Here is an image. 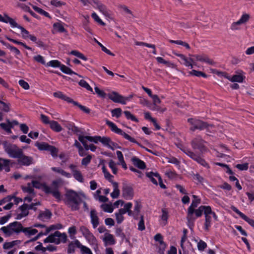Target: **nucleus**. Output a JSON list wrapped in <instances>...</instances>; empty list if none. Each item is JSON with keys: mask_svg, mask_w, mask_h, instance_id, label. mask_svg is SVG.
I'll use <instances>...</instances> for the list:
<instances>
[{"mask_svg": "<svg viewBox=\"0 0 254 254\" xmlns=\"http://www.w3.org/2000/svg\"><path fill=\"white\" fill-rule=\"evenodd\" d=\"M79 194L84 195L82 193H78L72 190H66L64 201L65 203L72 211L78 210L79 209V206L82 201Z\"/></svg>", "mask_w": 254, "mask_h": 254, "instance_id": "nucleus-1", "label": "nucleus"}, {"mask_svg": "<svg viewBox=\"0 0 254 254\" xmlns=\"http://www.w3.org/2000/svg\"><path fill=\"white\" fill-rule=\"evenodd\" d=\"M23 229V227L21 223L14 221L9 223L6 227H1L0 230L3 232L6 236L10 237L13 233L18 234L22 232Z\"/></svg>", "mask_w": 254, "mask_h": 254, "instance_id": "nucleus-2", "label": "nucleus"}, {"mask_svg": "<svg viewBox=\"0 0 254 254\" xmlns=\"http://www.w3.org/2000/svg\"><path fill=\"white\" fill-rule=\"evenodd\" d=\"M2 145L5 152L11 158L17 159L20 154H22L23 150L15 144L5 141L2 142Z\"/></svg>", "mask_w": 254, "mask_h": 254, "instance_id": "nucleus-3", "label": "nucleus"}, {"mask_svg": "<svg viewBox=\"0 0 254 254\" xmlns=\"http://www.w3.org/2000/svg\"><path fill=\"white\" fill-rule=\"evenodd\" d=\"M188 122L191 125L190 130L194 131L195 129L203 130L204 129H208L209 127H212V125L208 124L206 122H203L201 120L190 118L188 119Z\"/></svg>", "mask_w": 254, "mask_h": 254, "instance_id": "nucleus-4", "label": "nucleus"}, {"mask_svg": "<svg viewBox=\"0 0 254 254\" xmlns=\"http://www.w3.org/2000/svg\"><path fill=\"white\" fill-rule=\"evenodd\" d=\"M250 15L248 13H244L241 18L237 21L232 22L230 27V29L232 31H239L241 29V26L245 25L249 21Z\"/></svg>", "mask_w": 254, "mask_h": 254, "instance_id": "nucleus-5", "label": "nucleus"}, {"mask_svg": "<svg viewBox=\"0 0 254 254\" xmlns=\"http://www.w3.org/2000/svg\"><path fill=\"white\" fill-rule=\"evenodd\" d=\"M106 124L110 127L111 130L116 133L122 135L124 136L125 138L129 140L131 142H133L136 144H139L138 142H137L135 139L131 136H130L128 134L124 132L121 129L119 128L117 126L113 123V122L107 120L106 122Z\"/></svg>", "mask_w": 254, "mask_h": 254, "instance_id": "nucleus-6", "label": "nucleus"}, {"mask_svg": "<svg viewBox=\"0 0 254 254\" xmlns=\"http://www.w3.org/2000/svg\"><path fill=\"white\" fill-rule=\"evenodd\" d=\"M205 141L202 139L200 136H197L193 138L190 142L192 148L194 149H198L203 153L206 150V147L204 145Z\"/></svg>", "mask_w": 254, "mask_h": 254, "instance_id": "nucleus-7", "label": "nucleus"}, {"mask_svg": "<svg viewBox=\"0 0 254 254\" xmlns=\"http://www.w3.org/2000/svg\"><path fill=\"white\" fill-rule=\"evenodd\" d=\"M84 5L88 3L92 4L93 2L96 6V7L102 12L105 16L109 17L110 13L106 6L101 3L98 0H80Z\"/></svg>", "mask_w": 254, "mask_h": 254, "instance_id": "nucleus-8", "label": "nucleus"}, {"mask_svg": "<svg viewBox=\"0 0 254 254\" xmlns=\"http://www.w3.org/2000/svg\"><path fill=\"white\" fill-rule=\"evenodd\" d=\"M64 126L68 129V134L74 133L78 134V133L82 134L83 132L78 127L74 125V124L66 121H63Z\"/></svg>", "mask_w": 254, "mask_h": 254, "instance_id": "nucleus-9", "label": "nucleus"}, {"mask_svg": "<svg viewBox=\"0 0 254 254\" xmlns=\"http://www.w3.org/2000/svg\"><path fill=\"white\" fill-rule=\"evenodd\" d=\"M195 207L190 205L188 209L187 219L188 222V225L190 229H192L194 225V222L195 220V217L193 216V213L195 212Z\"/></svg>", "mask_w": 254, "mask_h": 254, "instance_id": "nucleus-10", "label": "nucleus"}, {"mask_svg": "<svg viewBox=\"0 0 254 254\" xmlns=\"http://www.w3.org/2000/svg\"><path fill=\"white\" fill-rule=\"evenodd\" d=\"M18 163L23 166H29L33 163V159L32 157L26 156L23 151L22 152V154L17 158Z\"/></svg>", "mask_w": 254, "mask_h": 254, "instance_id": "nucleus-11", "label": "nucleus"}, {"mask_svg": "<svg viewBox=\"0 0 254 254\" xmlns=\"http://www.w3.org/2000/svg\"><path fill=\"white\" fill-rule=\"evenodd\" d=\"M107 96L110 100L115 103H121L123 105L126 104L124 101V97L117 92L113 91L108 94Z\"/></svg>", "mask_w": 254, "mask_h": 254, "instance_id": "nucleus-12", "label": "nucleus"}, {"mask_svg": "<svg viewBox=\"0 0 254 254\" xmlns=\"http://www.w3.org/2000/svg\"><path fill=\"white\" fill-rule=\"evenodd\" d=\"M123 196L126 199H131L133 196V190L132 188L124 184L122 189Z\"/></svg>", "mask_w": 254, "mask_h": 254, "instance_id": "nucleus-13", "label": "nucleus"}, {"mask_svg": "<svg viewBox=\"0 0 254 254\" xmlns=\"http://www.w3.org/2000/svg\"><path fill=\"white\" fill-rule=\"evenodd\" d=\"M32 184L33 187L36 189H42L47 194H49L51 192V188L45 183L42 184L37 181H32Z\"/></svg>", "mask_w": 254, "mask_h": 254, "instance_id": "nucleus-14", "label": "nucleus"}, {"mask_svg": "<svg viewBox=\"0 0 254 254\" xmlns=\"http://www.w3.org/2000/svg\"><path fill=\"white\" fill-rule=\"evenodd\" d=\"M191 56L195 58L197 61L205 62L210 65H214L215 64V63L212 59L209 58V57L205 55H194Z\"/></svg>", "mask_w": 254, "mask_h": 254, "instance_id": "nucleus-15", "label": "nucleus"}, {"mask_svg": "<svg viewBox=\"0 0 254 254\" xmlns=\"http://www.w3.org/2000/svg\"><path fill=\"white\" fill-rule=\"evenodd\" d=\"M231 208L232 210L238 214L242 219L247 222L250 225H251L254 228V220L249 218L244 213L239 211L235 206L232 205L231 206Z\"/></svg>", "mask_w": 254, "mask_h": 254, "instance_id": "nucleus-16", "label": "nucleus"}, {"mask_svg": "<svg viewBox=\"0 0 254 254\" xmlns=\"http://www.w3.org/2000/svg\"><path fill=\"white\" fill-rule=\"evenodd\" d=\"M18 209L21 211V213L17 214L16 217V219L17 220H20L29 214L28 204L26 203H24L23 205L20 206Z\"/></svg>", "mask_w": 254, "mask_h": 254, "instance_id": "nucleus-17", "label": "nucleus"}, {"mask_svg": "<svg viewBox=\"0 0 254 254\" xmlns=\"http://www.w3.org/2000/svg\"><path fill=\"white\" fill-rule=\"evenodd\" d=\"M90 216L91 222L94 228H96L99 224V218L97 216V213L95 209H92L90 211Z\"/></svg>", "mask_w": 254, "mask_h": 254, "instance_id": "nucleus-18", "label": "nucleus"}, {"mask_svg": "<svg viewBox=\"0 0 254 254\" xmlns=\"http://www.w3.org/2000/svg\"><path fill=\"white\" fill-rule=\"evenodd\" d=\"M59 235V231H56L54 234H51L44 240V243H55L56 244L60 243V239H57L56 236Z\"/></svg>", "mask_w": 254, "mask_h": 254, "instance_id": "nucleus-19", "label": "nucleus"}, {"mask_svg": "<svg viewBox=\"0 0 254 254\" xmlns=\"http://www.w3.org/2000/svg\"><path fill=\"white\" fill-rule=\"evenodd\" d=\"M81 243L78 240H76L74 241H72L69 243L67 248V253L73 254L75 252V248H80L81 247Z\"/></svg>", "mask_w": 254, "mask_h": 254, "instance_id": "nucleus-20", "label": "nucleus"}, {"mask_svg": "<svg viewBox=\"0 0 254 254\" xmlns=\"http://www.w3.org/2000/svg\"><path fill=\"white\" fill-rule=\"evenodd\" d=\"M11 160L9 159L0 158V171L4 169L6 172L10 171V164Z\"/></svg>", "mask_w": 254, "mask_h": 254, "instance_id": "nucleus-21", "label": "nucleus"}, {"mask_svg": "<svg viewBox=\"0 0 254 254\" xmlns=\"http://www.w3.org/2000/svg\"><path fill=\"white\" fill-rule=\"evenodd\" d=\"M133 164L140 169H144L146 168L145 163L135 156L133 157L131 159Z\"/></svg>", "mask_w": 254, "mask_h": 254, "instance_id": "nucleus-22", "label": "nucleus"}, {"mask_svg": "<svg viewBox=\"0 0 254 254\" xmlns=\"http://www.w3.org/2000/svg\"><path fill=\"white\" fill-rule=\"evenodd\" d=\"M237 74L234 75L233 76H231L230 81L232 82H238L242 83L243 82L245 76L243 75L242 73L243 72L241 70L240 72H236Z\"/></svg>", "mask_w": 254, "mask_h": 254, "instance_id": "nucleus-23", "label": "nucleus"}, {"mask_svg": "<svg viewBox=\"0 0 254 254\" xmlns=\"http://www.w3.org/2000/svg\"><path fill=\"white\" fill-rule=\"evenodd\" d=\"M53 95L55 97L61 99L69 103H71L73 101L71 98L64 94L62 92L60 91L54 92L53 93Z\"/></svg>", "mask_w": 254, "mask_h": 254, "instance_id": "nucleus-24", "label": "nucleus"}, {"mask_svg": "<svg viewBox=\"0 0 254 254\" xmlns=\"http://www.w3.org/2000/svg\"><path fill=\"white\" fill-rule=\"evenodd\" d=\"M146 176L149 178L150 180L156 185H158L157 182L155 179V177L157 178L158 179L159 177L160 176V175L158 173H154L153 172H147L146 173Z\"/></svg>", "mask_w": 254, "mask_h": 254, "instance_id": "nucleus-25", "label": "nucleus"}, {"mask_svg": "<svg viewBox=\"0 0 254 254\" xmlns=\"http://www.w3.org/2000/svg\"><path fill=\"white\" fill-rule=\"evenodd\" d=\"M162 214L161 216L160 224L164 226L167 224V220L168 218V212L166 209H162Z\"/></svg>", "mask_w": 254, "mask_h": 254, "instance_id": "nucleus-26", "label": "nucleus"}, {"mask_svg": "<svg viewBox=\"0 0 254 254\" xmlns=\"http://www.w3.org/2000/svg\"><path fill=\"white\" fill-rule=\"evenodd\" d=\"M103 241L106 244H108L109 245H114L116 243L113 236L109 233H106L105 234V237L103 239Z\"/></svg>", "mask_w": 254, "mask_h": 254, "instance_id": "nucleus-27", "label": "nucleus"}, {"mask_svg": "<svg viewBox=\"0 0 254 254\" xmlns=\"http://www.w3.org/2000/svg\"><path fill=\"white\" fill-rule=\"evenodd\" d=\"M50 127L52 130L56 132H60L62 130L61 125L55 121H51L50 122Z\"/></svg>", "mask_w": 254, "mask_h": 254, "instance_id": "nucleus-28", "label": "nucleus"}, {"mask_svg": "<svg viewBox=\"0 0 254 254\" xmlns=\"http://www.w3.org/2000/svg\"><path fill=\"white\" fill-rule=\"evenodd\" d=\"M53 27L59 32L65 33L66 35L68 34L66 30L62 24L59 22L55 23L53 25Z\"/></svg>", "mask_w": 254, "mask_h": 254, "instance_id": "nucleus-29", "label": "nucleus"}, {"mask_svg": "<svg viewBox=\"0 0 254 254\" xmlns=\"http://www.w3.org/2000/svg\"><path fill=\"white\" fill-rule=\"evenodd\" d=\"M4 17H3V19L5 21H2L3 22L7 23H9L10 25L13 27H15L17 26V23L12 18L8 16L7 14H4Z\"/></svg>", "mask_w": 254, "mask_h": 254, "instance_id": "nucleus-30", "label": "nucleus"}, {"mask_svg": "<svg viewBox=\"0 0 254 254\" xmlns=\"http://www.w3.org/2000/svg\"><path fill=\"white\" fill-rule=\"evenodd\" d=\"M6 122L7 123V124L2 123L0 124V126L3 129L5 130L7 132L11 133V128L13 127V126H11L10 125V121H9V120H6Z\"/></svg>", "mask_w": 254, "mask_h": 254, "instance_id": "nucleus-31", "label": "nucleus"}, {"mask_svg": "<svg viewBox=\"0 0 254 254\" xmlns=\"http://www.w3.org/2000/svg\"><path fill=\"white\" fill-rule=\"evenodd\" d=\"M22 232L24 233L26 236H30L36 234L38 232V230L35 229H31L30 227H23Z\"/></svg>", "mask_w": 254, "mask_h": 254, "instance_id": "nucleus-32", "label": "nucleus"}, {"mask_svg": "<svg viewBox=\"0 0 254 254\" xmlns=\"http://www.w3.org/2000/svg\"><path fill=\"white\" fill-rule=\"evenodd\" d=\"M52 216V213L49 210H46L45 211L41 212L38 216V218L43 220L44 218L50 219Z\"/></svg>", "mask_w": 254, "mask_h": 254, "instance_id": "nucleus-33", "label": "nucleus"}, {"mask_svg": "<svg viewBox=\"0 0 254 254\" xmlns=\"http://www.w3.org/2000/svg\"><path fill=\"white\" fill-rule=\"evenodd\" d=\"M212 218L211 215L205 216V222L204 224V229L206 231H208L209 228L211 225Z\"/></svg>", "mask_w": 254, "mask_h": 254, "instance_id": "nucleus-34", "label": "nucleus"}, {"mask_svg": "<svg viewBox=\"0 0 254 254\" xmlns=\"http://www.w3.org/2000/svg\"><path fill=\"white\" fill-rule=\"evenodd\" d=\"M52 170L53 171H55L56 172L61 174L62 175L65 176L66 178H69L71 177V174L70 173L64 171L63 169H61L60 168L53 167V168H52Z\"/></svg>", "mask_w": 254, "mask_h": 254, "instance_id": "nucleus-35", "label": "nucleus"}, {"mask_svg": "<svg viewBox=\"0 0 254 254\" xmlns=\"http://www.w3.org/2000/svg\"><path fill=\"white\" fill-rule=\"evenodd\" d=\"M181 149L186 154H187L188 156H189L190 158H191L194 160L198 155L196 154L193 152L192 151H191L190 149H188L186 147H184Z\"/></svg>", "mask_w": 254, "mask_h": 254, "instance_id": "nucleus-36", "label": "nucleus"}, {"mask_svg": "<svg viewBox=\"0 0 254 254\" xmlns=\"http://www.w3.org/2000/svg\"><path fill=\"white\" fill-rule=\"evenodd\" d=\"M60 69L61 70V71L63 72H64L65 74H69V75H71L72 74L78 75L76 73L73 71L69 67L65 66L64 64H62Z\"/></svg>", "mask_w": 254, "mask_h": 254, "instance_id": "nucleus-37", "label": "nucleus"}, {"mask_svg": "<svg viewBox=\"0 0 254 254\" xmlns=\"http://www.w3.org/2000/svg\"><path fill=\"white\" fill-rule=\"evenodd\" d=\"M75 179L79 182L83 183L84 182L83 177L79 170L74 171L72 174Z\"/></svg>", "mask_w": 254, "mask_h": 254, "instance_id": "nucleus-38", "label": "nucleus"}, {"mask_svg": "<svg viewBox=\"0 0 254 254\" xmlns=\"http://www.w3.org/2000/svg\"><path fill=\"white\" fill-rule=\"evenodd\" d=\"M10 104L6 103L0 100V109L3 112H8L10 111Z\"/></svg>", "mask_w": 254, "mask_h": 254, "instance_id": "nucleus-39", "label": "nucleus"}, {"mask_svg": "<svg viewBox=\"0 0 254 254\" xmlns=\"http://www.w3.org/2000/svg\"><path fill=\"white\" fill-rule=\"evenodd\" d=\"M63 184V181L61 179L53 181L52 185L53 187V190H58L59 188L61 187Z\"/></svg>", "mask_w": 254, "mask_h": 254, "instance_id": "nucleus-40", "label": "nucleus"}, {"mask_svg": "<svg viewBox=\"0 0 254 254\" xmlns=\"http://www.w3.org/2000/svg\"><path fill=\"white\" fill-rule=\"evenodd\" d=\"M47 66H52L53 67H60L62 64L58 60H52L47 63L46 64Z\"/></svg>", "mask_w": 254, "mask_h": 254, "instance_id": "nucleus-41", "label": "nucleus"}, {"mask_svg": "<svg viewBox=\"0 0 254 254\" xmlns=\"http://www.w3.org/2000/svg\"><path fill=\"white\" fill-rule=\"evenodd\" d=\"M74 105L77 106L81 111L85 112L86 114H89L90 112V110L85 106H82L79 104L77 102L72 101V103Z\"/></svg>", "mask_w": 254, "mask_h": 254, "instance_id": "nucleus-42", "label": "nucleus"}, {"mask_svg": "<svg viewBox=\"0 0 254 254\" xmlns=\"http://www.w3.org/2000/svg\"><path fill=\"white\" fill-rule=\"evenodd\" d=\"M94 41L101 48L102 50L106 53L107 54L114 56L115 55L112 53L109 50L107 49L101 43L98 41L95 38H94Z\"/></svg>", "mask_w": 254, "mask_h": 254, "instance_id": "nucleus-43", "label": "nucleus"}, {"mask_svg": "<svg viewBox=\"0 0 254 254\" xmlns=\"http://www.w3.org/2000/svg\"><path fill=\"white\" fill-rule=\"evenodd\" d=\"M101 208L105 211L109 213H112L113 211V207L112 204H102Z\"/></svg>", "mask_w": 254, "mask_h": 254, "instance_id": "nucleus-44", "label": "nucleus"}, {"mask_svg": "<svg viewBox=\"0 0 254 254\" xmlns=\"http://www.w3.org/2000/svg\"><path fill=\"white\" fill-rule=\"evenodd\" d=\"M70 54L72 55H74L78 58H79L80 59H82L84 61H86L87 60V58L82 53H80L79 52L76 51V50H73L71 51L70 52Z\"/></svg>", "mask_w": 254, "mask_h": 254, "instance_id": "nucleus-45", "label": "nucleus"}, {"mask_svg": "<svg viewBox=\"0 0 254 254\" xmlns=\"http://www.w3.org/2000/svg\"><path fill=\"white\" fill-rule=\"evenodd\" d=\"M124 113L126 117L128 120H130L136 123L138 122V120L136 117L130 113L129 111H124Z\"/></svg>", "mask_w": 254, "mask_h": 254, "instance_id": "nucleus-46", "label": "nucleus"}, {"mask_svg": "<svg viewBox=\"0 0 254 254\" xmlns=\"http://www.w3.org/2000/svg\"><path fill=\"white\" fill-rule=\"evenodd\" d=\"M32 7H33V8L36 12H38L39 13L44 15V16H45L47 17L51 18V16H50V14L47 12L44 11V10H43L41 8H39V7L36 6H34V5Z\"/></svg>", "mask_w": 254, "mask_h": 254, "instance_id": "nucleus-47", "label": "nucleus"}, {"mask_svg": "<svg viewBox=\"0 0 254 254\" xmlns=\"http://www.w3.org/2000/svg\"><path fill=\"white\" fill-rule=\"evenodd\" d=\"M201 208L205 216L211 215L213 212L210 206L201 205Z\"/></svg>", "mask_w": 254, "mask_h": 254, "instance_id": "nucleus-48", "label": "nucleus"}, {"mask_svg": "<svg viewBox=\"0 0 254 254\" xmlns=\"http://www.w3.org/2000/svg\"><path fill=\"white\" fill-rule=\"evenodd\" d=\"M86 239L89 242V243L95 244L97 242V240L91 232L89 233L88 235L85 237Z\"/></svg>", "mask_w": 254, "mask_h": 254, "instance_id": "nucleus-49", "label": "nucleus"}, {"mask_svg": "<svg viewBox=\"0 0 254 254\" xmlns=\"http://www.w3.org/2000/svg\"><path fill=\"white\" fill-rule=\"evenodd\" d=\"M122 110L121 108H118L111 111L112 116L119 118L122 115Z\"/></svg>", "mask_w": 254, "mask_h": 254, "instance_id": "nucleus-50", "label": "nucleus"}, {"mask_svg": "<svg viewBox=\"0 0 254 254\" xmlns=\"http://www.w3.org/2000/svg\"><path fill=\"white\" fill-rule=\"evenodd\" d=\"M35 146H37L38 149L40 150H46L47 148L49 147V144L45 142H38L35 143Z\"/></svg>", "mask_w": 254, "mask_h": 254, "instance_id": "nucleus-51", "label": "nucleus"}, {"mask_svg": "<svg viewBox=\"0 0 254 254\" xmlns=\"http://www.w3.org/2000/svg\"><path fill=\"white\" fill-rule=\"evenodd\" d=\"M79 85L85 88H86L87 90L90 91L91 92H93L92 88L90 87V86L88 84V83L84 80H81L79 82Z\"/></svg>", "mask_w": 254, "mask_h": 254, "instance_id": "nucleus-52", "label": "nucleus"}, {"mask_svg": "<svg viewBox=\"0 0 254 254\" xmlns=\"http://www.w3.org/2000/svg\"><path fill=\"white\" fill-rule=\"evenodd\" d=\"M15 27H17V28H19V29L21 30V33H22V37L24 39L28 38L29 36L30 35L29 33L24 27H23L22 26L18 25V24H17V26H16Z\"/></svg>", "mask_w": 254, "mask_h": 254, "instance_id": "nucleus-53", "label": "nucleus"}, {"mask_svg": "<svg viewBox=\"0 0 254 254\" xmlns=\"http://www.w3.org/2000/svg\"><path fill=\"white\" fill-rule=\"evenodd\" d=\"M49 193H52L54 197H55L58 201L61 200V194L60 191L57 190H52L51 189V192Z\"/></svg>", "mask_w": 254, "mask_h": 254, "instance_id": "nucleus-54", "label": "nucleus"}, {"mask_svg": "<svg viewBox=\"0 0 254 254\" xmlns=\"http://www.w3.org/2000/svg\"><path fill=\"white\" fill-rule=\"evenodd\" d=\"M91 16L96 22H97L100 25L102 26H105L106 25L105 23L102 21V20L99 17V16L95 12L92 13L91 14Z\"/></svg>", "mask_w": 254, "mask_h": 254, "instance_id": "nucleus-55", "label": "nucleus"}, {"mask_svg": "<svg viewBox=\"0 0 254 254\" xmlns=\"http://www.w3.org/2000/svg\"><path fill=\"white\" fill-rule=\"evenodd\" d=\"M17 241H13L11 242H5L3 245L4 249H9L12 248L14 245L17 244Z\"/></svg>", "mask_w": 254, "mask_h": 254, "instance_id": "nucleus-56", "label": "nucleus"}, {"mask_svg": "<svg viewBox=\"0 0 254 254\" xmlns=\"http://www.w3.org/2000/svg\"><path fill=\"white\" fill-rule=\"evenodd\" d=\"M92 158V156L91 155H88L85 158H83L81 161V164L83 166H87L88 165Z\"/></svg>", "mask_w": 254, "mask_h": 254, "instance_id": "nucleus-57", "label": "nucleus"}, {"mask_svg": "<svg viewBox=\"0 0 254 254\" xmlns=\"http://www.w3.org/2000/svg\"><path fill=\"white\" fill-rule=\"evenodd\" d=\"M194 160L204 167H208V164L204 159L199 155L197 156Z\"/></svg>", "mask_w": 254, "mask_h": 254, "instance_id": "nucleus-58", "label": "nucleus"}, {"mask_svg": "<svg viewBox=\"0 0 254 254\" xmlns=\"http://www.w3.org/2000/svg\"><path fill=\"white\" fill-rule=\"evenodd\" d=\"M100 140V142H101L104 146H108L109 144L110 143V141L111 138L108 137H98Z\"/></svg>", "mask_w": 254, "mask_h": 254, "instance_id": "nucleus-59", "label": "nucleus"}, {"mask_svg": "<svg viewBox=\"0 0 254 254\" xmlns=\"http://www.w3.org/2000/svg\"><path fill=\"white\" fill-rule=\"evenodd\" d=\"M46 150L50 151L53 156H57L58 150L55 146L49 145Z\"/></svg>", "mask_w": 254, "mask_h": 254, "instance_id": "nucleus-60", "label": "nucleus"}, {"mask_svg": "<svg viewBox=\"0 0 254 254\" xmlns=\"http://www.w3.org/2000/svg\"><path fill=\"white\" fill-rule=\"evenodd\" d=\"M109 166L112 169L113 174H116L117 173L118 169L116 168V163L113 160H111L109 162Z\"/></svg>", "mask_w": 254, "mask_h": 254, "instance_id": "nucleus-61", "label": "nucleus"}, {"mask_svg": "<svg viewBox=\"0 0 254 254\" xmlns=\"http://www.w3.org/2000/svg\"><path fill=\"white\" fill-rule=\"evenodd\" d=\"M116 234L117 236L121 237L122 241H123L126 238V235L123 233V230L121 229V228H116Z\"/></svg>", "mask_w": 254, "mask_h": 254, "instance_id": "nucleus-62", "label": "nucleus"}, {"mask_svg": "<svg viewBox=\"0 0 254 254\" xmlns=\"http://www.w3.org/2000/svg\"><path fill=\"white\" fill-rule=\"evenodd\" d=\"M184 61V64L188 67H190V68H192L193 67L192 64L194 63V60L192 58H190L189 59H187V58H185L183 60Z\"/></svg>", "mask_w": 254, "mask_h": 254, "instance_id": "nucleus-63", "label": "nucleus"}, {"mask_svg": "<svg viewBox=\"0 0 254 254\" xmlns=\"http://www.w3.org/2000/svg\"><path fill=\"white\" fill-rule=\"evenodd\" d=\"M95 91L96 93L100 97L104 98L106 96V93L102 90H100L98 87H95L94 88Z\"/></svg>", "mask_w": 254, "mask_h": 254, "instance_id": "nucleus-64", "label": "nucleus"}]
</instances>
